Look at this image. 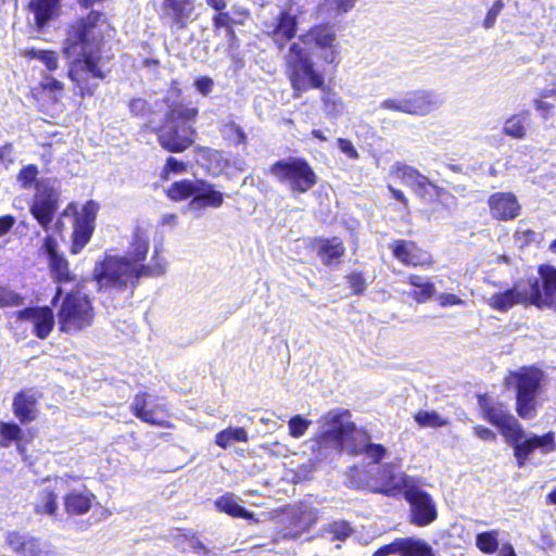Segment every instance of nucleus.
Wrapping results in <instances>:
<instances>
[{
  "instance_id": "obj_1",
  "label": "nucleus",
  "mask_w": 556,
  "mask_h": 556,
  "mask_svg": "<svg viewBox=\"0 0 556 556\" xmlns=\"http://www.w3.org/2000/svg\"><path fill=\"white\" fill-rule=\"evenodd\" d=\"M285 60L295 98L309 89H323L325 74L318 63L337 66L341 61V43L333 26L315 25L302 33L290 45Z\"/></svg>"
},
{
  "instance_id": "obj_2",
  "label": "nucleus",
  "mask_w": 556,
  "mask_h": 556,
  "mask_svg": "<svg viewBox=\"0 0 556 556\" xmlns=\"http://www.w3.org/2000/svg\"><path fill=\"white\" fill-rule=\"evenodd\" d=\"M110 31V25L102 13L91 12L85 20L74 25L68 33L63 53L75 58L71 63L68 76L76 84L80 94H92L98 87L90 78L105 77L104 62L100 55L103 37Z\"/></svg>"
},
{
  "instance_id": "obj_3",
  "label": "nucleus",
  "mask_w": 556,
  "mask_h": 556,
  "mask_svg": "<svg viewBox=\"0 0 556 556\" xmlns=\"http://www.w3.org/2000/svg\"><path fill=\"white\" fill-rule=\"evenodd\" d=\"M311 451L314 464L309 465V470L343 451L351 454L364 453L375 463L386 455V448L380 444L369 443L367 433L357 429L351 420L350 412L342 408L330 410L320 417L318 432L311 440Z\"/></svg>"
},
{
  "instance_id": "obj_4",
  "label": "nucleus",
  "mask_w": 556,
  "mask_h": 556,
  "mask_svg": "<svg viewBox=\"0 0 556 556\" xmlns=\"http://www.w3.org/2000/svg\"><path fill=\"white\" fill-rule=\"evenodd\" d=\"M198 116V109L177 105L167 114L166 124L159 130L160 144L170 152H181L193 141L192 123Z\"/></svg>"
},
{
  "instance_id": "obj_5",
  "label": "nucleus",
  "mask_w": 556,
  "mask_h": 556,
  "mask_svg": "<svg viewBox=\"0 0 556 556\" xmlns=\"http://www.w3.org/2000/svg\"><path fill=\"white\" fill-rule=\"evenodd\" d=\"M543 378V371L533 367L510 371L505 378V387L516 389V412L522 419H531L536 415V399Z\"/></svg>"
},
{
  "instance_id": "obj_6",
  "label": "nucleus",
  "mask_w": 556,
  "mask_h": 556,
  "mask_svg": "<svg viewBox=\"0 0 556 556\" xmlns=\"http://www.w3.org/2000/svg\"><path fill=\"white\" fill-rule=\"evenodd\" d=\"M269 174L292 194L307 192L317 184V176L308 162L301 157H288L275 162Z\"/></svg>"
},
{
  "instance_id": "obj_7",
  "label": "nucleus",
  "mask_w": 556,
  "mask_h": 556,
  "mask_svg": "<svg viewBox=\"0 0 556 556\" xmlns=\"http://www.w3.org/2000/svg\"><path fill=\"white\" fill-rule=\"evenodd\" d=\"M94 317L93 307L87 295L80 292L68 293L58 311L60 331L77 333L91 326Z\"/></svg>"
},
{
  "instance_id": "obj_8",
  "label": "nucleus",
  "mask_w": 556,
  "mask_h": 556,
  "mask_svg": "<svg viewBox=\"0 0 556 556\" xmlns=\"http://www.w3.org/2000/svg\"><path fill=\"white\" fill-rule=\"evenodd\" d=\"M139 270V264L126 256H108L96 265L93 276L100 289H119L134 285L140 278Z\"/></svg>"
},
{
  "instance_id": "obj_9",
  "label": "nucleus",
  "mask_w": 556,
  "mask_h": 556,
  "mask_svg": "<svg viewBox=\"0 0 556 556\" xmlns=\"http://www.w3.org/2000/svg\"><path fill=\"white\" fill-rule=\"evenodd\" d=\"M478 406L483 419L495 426L506 442L521 440L525 437L521 425L503 403L483 394L478 396Z\"/></svg>"
},
{
  "instance_id": "obj_10",
  "label": "nucleus",
  "mask_w": 556,
  "mask_h": 556,
  "mask_svg": "<svg viewBox=\"0 0 556 556\" xmlns=\"http://www.w3.org/2000/svg\"><path fill=\"white\" fill-rule=\"evenodd\" d=\"M356 475H358V468H351V484L356 489L370 488L374 491L383 493L399 492L403 493L405 498L412 497L415 494L416 489L419 486V483L415 478L407 476L393 465L383 466L380 472L381 486H370L368 481L355 479Z\"/></svg>"
},
{
  "instance_id": "obj_11",
  "label": "nucleus",
  "mask_w": 556,
  "mask_h": 556,
  "mask_svg": "<svg viewBox=\"0 0 556 556\" xmlns=\"http://www.w3.org/2000/svg\"><path fill=\"white\" fill-rule=\"evenodd\" d=\"M59 192L56 181L52 179H40L36 182V194L34 197L30 212L38 223L47 229L53 220L58 208Z\"/></svg>"
},
{
  "instance_id": "obj_12",
  "label": "nucleus",
  "mask_w": 556,
  "mask_h": 556,
  "mask_svg": "<svg viewBox=\"0 0 556 556\" xmlns=\"http://www.w3.org/2000/svg\"><path fill=\"white\" fill-rule=\"evenodd\" d=\"M98 212V204L93 201L87 202L79 213L76 207L70 204L63 215L76 214L71 251L77 254L89 242L94 228V220Z\"/></svg>"
},
{
  "instance_id": "obj_13",
  "label": "nucleus",
  "mask_w": 556,
  "mask_h": 556,
  "mask_svg": "<svg viewBox=\"0 0 556 556\" xmlns=\"http://www.w3.org/2000/svg\"><path fill=\"white\" fill-rule=\"evenodd\" d=\"M540 279L529 286L530 303L539 307L556 308V268L542 265L539 268Z\"/></svg>"
},
{
  "instance_id": "obj_14",
  "label": "nucleus",
  "mask_w": 556,
  "mask_h": 556,
  "mask_svg": "<svg viewBox=\"0 0 556 556\" xmlns=\"http://www.w3.org/2000/svg\"><path fill=\"white\" fill-rule=\"evenodd\" d=\"M514 446V455L517 459L518 467H523L528 456L535 450H540L543 455L556 451L555 433L549 431L543 435L530 434L521 440L509 442Z\"/></svg>"
},
{
  "instance_id": "obj_15",
  "label": "nucleus",
  "mask_w": 556,
  "mask_h": 556,
  "mask_svg": "<svg viewBox=\"0 0 556 556\" xmlns=\"http://www.w3.org/2000/svg\"><path fill=\"white\" fill-rule=\"evenodd\" d=\"M195 0H163L162 15L176 29H185L194 20Z\"/></svg>"
},
{
  "instance_id": "obj_16",
  "label": "nucleus",
  "mask_w": 556,
  "mask_h": 556,
  "mask_svg": "<svg viewBox=\"0 0 556 556\" xmlns=\"http://www.w3.org/2000/svg\"><path fill=\"white\" fill-rule=\"evenodd\" d=\"M17 316L29 324L33 332L40 339L47 338L55 324L54 314L48 306L26 308L20 311Z\"/></svg>"
},
{
  "instance_id": "obj_17",
  "label": "nucleus",
  "mask_w": 556,
  "mask_h": 556,
  "mask_svg": "<svg viewBox=\"0 0 556 556\" xmlns=\"http://www.w3.org/2000/svg\"><path fill=\"white\" fill-rule=\"evenodd\" d=\"M43 250L48 255L52 278L59 283L75 281L76 275L71 271L68 262L58 251V242L52 237H47Z\"/></svg>"
},
{
  "instance_id": "obj_18",
  "label": "nucleus",
  "mask_w": 556,
  "mask_h": 556,
  "mask_svg": "<svg viewBox=\"0 0 556 556\" xmlns=\"http://www.w3.org/2000/svg\"><path fill=\"white\" fill-rule=\"evenodd\" d=\"M491 216L496 220H510L520 213V204L511 192H495L489 197Z\"/></svg>"
},
{
  "instance_id": "obj_19",
  "label": "nucleus",
  "mask_w": 556,
  "mask_h": 556,
  "mask_svg": "<svg viewBox=\"0 0 556 556\" xmlns=\"http://www.w3.org/2000/svg\"><path fill=\"white\" fill-rule=\"evenodd\" d=\"M406 114L427 116L437 111L442 102L438 94L429 90H416L405 96Z\"/></svg>"
},
{
  "instance_id": "obj_20",
  "label": "nucleus",
  "mask_w": 556,
  "mask_h": 556,
  "mask_svg": "<svg viewBox=\"0 0 556 556\" xmlns=\"http://www.w3.org/2000/svg\"><path fill=\"white\" fill-rule=\"evenodd\" d=\"M78 477L65 475L63 477H56L53 480H49V485L46 486L36 503V511L47 516H53L58 509L56 504V490L70 486L72 480H78Z\"/></svg>"
},
{
  "instance_id": "obj_21",
  "label": "nucleus",
  "mask_w": 556,
  "mask_h": 556,
  "mask_svg": "<svg viewBox=\"0 0 556 556\" xmlns=\"http://www.w3.org/2000/svg\"><path fill=\"white\" fill-rule=\"evenodd\" d=\"M393 255L408 266H425L433 263L429 252L419 249L413 241L397 240L392 244Z\"/></svg>"
},
{
  "instance_id": "obj_22",
  "label": "nucleus",
  "mask_w": 556,
  "mask_h": 556,
  "mask_svg": "<svg viewBox=\"0 0 556 556\" xmlns=\"http://www.w3.org/2000/svg\"><path fill=\"white\" fill-rule=\"evenodd\" d=\"M11 549L22 556H51L52 552L43 548L40 541L26 533L9 532L5 538Z\"/></svg>"
},
{
  "instance_id": "obj_23",
  "label": "nucleus",
  "mask_w": 556,
  "mask_h": 556,
  "mask_svg": "<svg viewBox=\"0 0 556 556\" xmlns=\"http://www.w3.org/2000/svg\"><path fill=\"white\" fill-rule=\"evenodd\" d=\"M149 396L147 393L137 394L131 403V412L132 414L141 419L142 421L155 425L164 428H172V424L169 421L160 419L156 415L159 412H164L165 407L163 405H155L149 408Z\"/></svg>"
},
{
  "instance_id": "obj_24",
  "label": "nucleus",
  "mask_w": 556,
  "mask_h": 556,
  "mask_svg": "<svg viewBox=\"0 0 556 556\" xmlns=\"http://www.w3.org/2000/svg\"><path fill=\"white\" fill-rule=\"evenodd\" d=\"M530 302L528 290L520 285L515 286L513 289L505 292L495 293L488 299V304L497 311L505 312L515 304Z\"/></svg>"
},
{
  "instance_id": "obj_25",
  "label": "nucleus",
  "mask_w": 556,
  "mask_h": 556,
  "mask_svg": "<svg viewBox=\"0 0 556 556\" xmlns=\"http://www.w3.org/2000/svg\"><path fill=\"white\" fill-rule=\"evenodd\" d=\"M298 24L295 16L289 12H282L279 16L278 24L268 27L267 34L271 37L278 49H282L286 43L292 39L296 33Z\"/></svg>"
},
{
  "instance_id": "obj_26",
  "label": "nucleus",
  "mask_w": 556,
  "mask_h": 556,
  "mask_svg": "<svg viewBox=\"0 0 556 556\" xmlns=\"http://www.w3.org/2000/svg\"><path fill=\"white\" fill-rule=\"evenodd\" d=\"M415 515V521H433L437 518V508L432 498L418 486L412 497L406 498Z\"/></svg>"
},
{
  "instance_id": "obj_27",
  "label": "nucleus",
  "mask_w": 556,
  "mask_h": 556,
  "mask_svg": "<svg viewBox=\"0 0 556 556\" xmlns=\"http://www.w3.org/2000/svg\"><path fill=\"white\" fill-rule=\"evenodd\" d=\"M418 197L424 199L437 198L441 203H444L446 207L453 208L455 206V198L450 192L445 191L442 187H439L432 182L427 176H422L418 181L417 186L413 190Z\"/></svg>"
},
{
  "instance_id": "obj_28",
  "label": "nucleus",
  "mask_w": 556,
  "mask_h": 556,
  "mask_svg": "<svg viewBox=\"0 0 556 556\" xmlns=\"http://www.w3.org/2000/svg\"><path fill=\"white\" fill-rule=\"evenodd\" d=\"M224 203V195L220 191L201 180V187L198 189L197 195L189 202V210H201L206 206L219 207Z\"/></svg>"
},
{
  "instance_id": "obj_29",
  "label": "nucleus",
  "mask_w": 556,
  "mask_h": 556,
  "mask_svg": "<svg viewBox=\"0 0 556 556\" xmlns=\"http://www.w3.org/2000/svg\"><path fill=\"white\" fill-rule=\"evenodd\" d=\"M94 495L85 486L71 491L64 498L65 509L70 514L83 515L87 513Z\"/></svg>"
},
{
  "instance_id": "obj_30",
  "label": "nucleus",
  "mask_w": 556,
  "mask_h": 556,
  "mask_svg": "<svg viewBox=\"0 0 556 556\" xmlns=\"http://www.w3.org/2000/svg\"><path fill=\"white\" fill-rule=\"evenodd\" d=\"M13 410L21 422H30L37 417V399L31 392H22L14 397Z\"/></svg>"
},
{
  "instance_id": "obj_31",
  "label": "nucleus",
  "mask_w": 556,
  "mask_h": 556,
  "mask_svg": "<svg viewBox=\"0 0 556 556\" xmlns=\"http://www.w3.org/2000/svg\"><path fill=\"white\" fill-rule=\"evenodd\" d=\"M400 556H435L432 546L426 541L415 538H399Z\"/></svg>"
},
{
  "instance_id": "obj_32",
  "label": "nucleus",
  "mask_w": 556,
  "mask_h": 556,
  "mask_svg": "<svg viewBox=\"0 0 556 556\" xmlns=\"http://www.w3.org/2000/svg\"><path fill=\"white\" fill-rule=\"evenodd\" d=\"M214 31L218 34L220 29H225L230 51L238 47L237 36L233 29L235 24H242V20L231 17L229 12H217L212 18Z\"/></svg>"
},
{
  "instance_id": "obj_33",
  "label": "nucleus",
  "mask_w": 556,
  "mask_h": 556,
  "mask_svg": "<svg viewBox=\"0 0 556 556\" xmlns=\"http://www.w3.org/2000/svg\"><path fill=\"white\" fill-rule=\"evenodd\" d=\"M318 256L326 265H331L344 253V247L340 239H320L315 242Z\"/></svg>"
},
{
  "instance_id": "obj_34",
  "label": "nucleus",
  "mask_w": 556,
  "mask_h": 556,
  "mask_svg": "<svg viewBox=\"0 0 556 556\" xmlns=\"http://www.w3.org/2000/svg\"><path fill=\"white\" fill-rule=\"evenodd\" d=\"M59 0H31L29 10L38 28H42L55 14Z\"/></svg>"
},
{
  "instance_id": "obj_35",
  "label": "nucleus",
  "mask_w": 556,
  "mask_h": 556,
  "mask_svg": "<svg viewBox=\"0 0 556 556\" xmlns=\"http://www.w3.org/2000/svg\"><path fill=\"white\" fill-rule=\"evenodd\" d=\"M149 247V235L142 229H137L125 256L128 257L131 263L142 264L141 262L146 260Z\"/></svg>"
},
{
  "instance_id": "obj_36",
  "label": "nucleus",
  "mask_w": 556,
  "mask_h": 556,
  "mask_svg": "<svg viewBox=\"0 0 556 556\" xmlns=\"http://www.w3.org/2000/svg\"><path fill=\"white\" fill-rule=\"evenodd\" d=\"M215 507L231 518L252 519L253 515L243 508L233 494H225L215 501Z\"/></svg>"
},
{
  "instance_id": "obj_37",
  "label": "nucleus",
  "mask_w": 556,
  "mask_h": 556,
  "mask_svg": "<svg viewBox=\"0 0 556 556\" xmlns=\"http://www.w3.org/2000/svg\"><path fill=\"white\" fill-rule=\"evenodd\" d=\"M529 116V112L525 111L508 117L504 123L503 132L515 139H523L527 136Z\"/></svg>"
},
{
  "instance_id": "obj_38",
  "label": "nucleus",
  "mask_w": 556,
  "mask_h": 556,
  "mask_svg": "<svg viewBox=\"0 0 556 556\" xmlns=\"http://www.w3.org/2000/svg\"><path fill=\"white\" fill-rule=\"evenodd\" d=\"M408 282L415 288L410 295L418 303H425L435 294V287L428 278L410 275Z\"/></svg>"
},
{
  "instance_id": "obj_39",
  "label": "nucleus",
  "mask_w": 556,
  "mask_h": 556,
  "mask_svg": "<svg viewBox=\"0 0 556 556\" xmlns=\"http://www.w3.org/2000/svg\"><path fill=\"white\" fill-rule=\"evenodd\" d=\"M139 269L140 277L163 276L167 269V261L162 254L161 249L155 247L150 262L147 264H139Z\"/></svg>"
},
{
  "instance_id": "obj_40",
  "label": "nucleus",
  "mask_w": 556,
  "mask_h": 556,
  "mask_svg": "<svg viewBox=\"0 0 556 556\" xmlns=\"http://www.w3.org/2000/svg\"><path fill=\"white\" fill-rule=\"evenodd\" d=\"M201 187V180H180L174 182L167 190V195L174 201H182L189 197H195Z\"/></svg>"
},
{
  "instance_id": "obj_41",
  "label": "nucleus",
  "mask_w": 556,
  "mask_h": 556,
  "mask_svg": "<svg viewBox=\"0 0 556 556\" xmlns=\"http://www.w3.org/2000/svg\"><path fill=\"white\" fill-rule=\"evenodd\" d=\"M249 435L242 427H229L226 428L215 435V443L219 447L226 450L235 442H248Z\"/></svg>"
},
{
  "instance_id": "obj_42",
  "label": "nucleus",
  "mask_w": 556,
  "mask_h": 556,
  "mask_svg": "<svg viewBox=\"0 0 556 556\" xmlns=\"http://www.w3.org/2000/svg\"><path fill=\"white\" fill-rule=\"evenodd\" d=\"M175 546L182 553L192 552L203 556H208L211 553L210 548L206 547L194 533L178 535Z\"/></svg>"
},
{
  "instance_id": "obj_43",
  "label": "nucleus",
  "mask_w": 556,
  "mask_h": 556,
  "mask_svg": "<svg viewBox=\"0 0 556 556\" xmlns=\"http://www.w3.org/2000/svg\"><path fill=\"white\" fill-rule=\"evenodd\" d=\"M391 174L400 179L403 184L410 187L413 190L424 176L416 168L401 162H396L392 165Z\"/></svg>"
},
{
  "instance_id": "obj_44",
  "label": "nucleus",
  "mask_w": 556,
  "mask_h": 556,
  "mask_svg": "<svg viewBox=\"0 0 556 556\" xmlns=\"http://www.w3.org/2000/svg\"><path fill=\"white\" fill-rule=\"evenodd\" d=\"M476 545L483 554H494L500 545L498 531L490 530L479 533L476 538Z\"/></svg>"
},
{
  "instance_id": "obj_45",
  "label": "nucleus",
  "mask_w": 556,
  "mask_h": 556,
  "mask_svg": "<svg viewBox=\"0 0 556 556\" xmlns=\"http://www.w3.org/2000/svg\"><path fill=\"white\" fill-rule=\"evenodd\" d=\"M23 438L22 429L10 422H0V446L7 447L12 442H18Z\"/></svg>"
},
{
  "instance_id": "obj_46",
  "label": "nucleus",
  "mask_w": 556,
  "mask_h": 556,
  "mask_svg": "<svg viewBox=\"0 0 556 556\" xmlns=\"http://www.w3.org/2000/svg\"><path fill=\"white\" fill-rule=\"evenodd\" d=\"M25 55L39 60L49 71L58 68V54L54 51L30 49L25 51Z\"/></svg>"
},
{
  "instance_id": "obj_47",
  "label": "nucleus",
  "mask_w": 556,
  "mask_h": 556,
  "mask_svg": "<svg viewBox=\"0 0 556 556\" xmlns=\"http://www.w3.org/2000/svg\"><path fill=\"white\" fill-rule=\"evenodd\" d=\"M415 420L420 427L438 428L447 425V420L437 412L420 410L415 415Z\"/></svg>"
},
{
  "instance_id": "obj_48",
  "label": "nucleus",
  "mask_w": 556,
  "mask_h": 556,
  "mask_svg": "<svg viewBox=\"0 0 556 556\" xmlns=\"http://www.w3.org/2000/svg\"><path fill=\"white\" fill-rule=\"evenodd\" d=\"M321 100L327 114L334 115L343 110V102L341 98L330 89H323Z\"/></svg>"
},
{
  "instance_id": "obj_49",
  "label": "nucleus",
  "mask_w": 556,
  "mask_h": 556,
  "mask_svg": "<svg viewBox=\"0 0 556 556\" xmlns=\"http://www.w3.org/2000/svg\"><path fill=\"white\" fill-rule=\"evenodd\" d=\"M311 425L312 421L309 419L295 415L288 421L289 434L292 438L299 439L306 433Z\"/></svg>"
},
{
  "instance_id": "obj_50",
  "label": "nucleus",
  "mask_w": 556,
  "mask_h": 556,
  "mask_svg": "<svg viewBox=\"0 0 556 556\" xmlns=\"http://www.w3.org/2000/svg\"><path fill=\"white\" fill-rule=\"evenodd\" d=\"M38 175V168L35 165H27L21 169L17 175V180L22 185L24 189L31 188L33 184L36 181Z\"/></svg>"
},
{
  "instance_id": "obj_51",
  "label": "nucleus",
  "mask_w": 556,
  "mask_h": 556,
  "mask_svg": "<svg viewBox=\"0 0 556 556\" xmlns=\"http://www.w3.org/2000/svg\"><path fill=\"white\" fill-rule=\"evenodd\" d=\"M331 534V540H344L352 533L350 523H329L325 530Z\"/></svg>"
},
{
  "instance_id": "obj_52",
  "label": "nucleus",
  "mask_w": 556,
  "mask_h": 556,
  "mask_svg": "<svg viewBox=\"0 0 556 556\" xmlns=\"http://www.w3.org/2000/svg\"><path fill=\"white\" fill-rule=\"evenodd\" d=\"M296 518L299 521H315L316 519L320 518L318 515V510L314 508L309 503H301L298 508V516Z\"/></svg>"
},
{
  "instance_id": "obj_53",
  "label": "nucleus",
  "mask_w": 556,
  "mask_h": 556,
  "mask_svg": "<svg viewBox=\"0 0 556 556\" xmlns=\"http://www.w3.org/2000/svg\"><path fill=\"white\" fill-rule=\"evenodd\" d=\"M225 135L228 139L232 140L235 144H242L247 141V136L242 128L233 123L226 125Z\"/></svg>"
},
{
  "instance_id": "obj_54",
  "label": "nucleus",
  "mask_w": 556,
  "mask_h": 556,
  "mask_svg": "<svg viewBox=\"0 0 556 556\" xmlns=\"http://www.w3.org/2000/svg\"><path fill=\"white\" fill-rule=\"evenodd\" d=\"M504 8V2L502 0H497L493 3L491 9L488 11L485 18L483 21V27L485 29H490L494 26L497 16L502 12Z\"/></svg>"
},
{
  "instance_id": "obj_55",
  "label": "nucleus",
  "mask_w": 556,
  "mask_h": 556,
  "mask_svg": "<svg viewBox=\"0 0 556 556\" xmlns=\"http://www.w3.org/2000/svg\"><path fill=\"white\" fill-rule=\"evenodd\" d=\"M22 298L12 290L0 287V306L20 305Z\"/></svg>"
},
{
  "instance_id": "obj_56",
  "label": "nucleus",
  "mask_w": 556,
  "mask_h": 556,
  "mask_svg": "<svg viewBox=\"0 0 556 556\" xmlns=\"http://www.w3.org/2000/svg\"><path fill=\"white\" fill-rule=\"evenodd\" d=\"M40 87L46 90V91H49L51 93H60L64 86L61 81H59L58 79L53 78L52 76L50 75H45L40 81Z\"/></svg>"
},
{
  "instance_id": "obj_57",
  "label": "nucleus",
  "mask_w": 556,
  "mask_h": 556,
  "mask_svg": "<svg viewBox=\"0 0 556 556\" xmlns=\"http://www.w3.org/2000/svg\"><path fill=\"white\" fill-rule=\"evenodd\" d=\"M380 106L384 110L402 112L405 114L407 110L405 97L400 99H386L381 102Z\"/></svg>"
},
{
  "instance_id": "obj_58",
  "label": "nucleus",
  "mask_w": 556,
  "mask_h": 556,
  "mask_svg": "<svg viewBox=\"0 0 556 556\" xmlns=\"http://www.w3.org/2000/svg\"><path fill=\"white\" fill-rule=\"evenodd\" d=\"M338 148L349 159L357 160L359 157V154H358L357 150L355 149L354 144L348 139H343V138L338 139Z\"/></svg>"
},
{
  "instance_id": "obj_59",
  "label": "nucleus",
  "mask_w": 556,
  "mask_h": 556,
  "mask_svg": "<svg viewBox=\"0 0 556 556\" xmlns=\"http://www.w3.org/2000/svg\"><path fill=\"white\" fill-rule=\"evenodd\" d=\"M186 170H187V165L184 162H180L175 157H168L165 169H164V173H165L164 178L167 179L168 178L167 175L170 172L176 173V174H181V173H185Z\"/></svg>"
},
{
  "instance_id": "obj_60",
  "label": "nucleus",
  "mask_w": 556,
  "mask_h": 556,
  "mask_svg": "<svg viewBox=\"0 0 556 556\" xmlns=\"http://www.w3.org/2000/svg\"><path fill=\"white\" fill-rule=\"evenodd\" d=\"M394 554L399 555V538H395L392 542L380 546L371 556H390Z\"/></svg>"
},
{
  "instance_id": "obj_61",
  "label": "nucleus",
  "mask_w": 556,
  "mask_h": 556,
  "mask_svg": "<svg viewBox=\"0 0 556 556\" xmlns=\"http://www.w3.org/2000/svg\"><path fill=\"white\" fill-rule=\"evenodd\" d=\"M195 89L203 96H207L214 87V81L207 76H202L194 81Z\"/></svg>"
},
{
  "instance_id": "obj_62",
  "label": "nucleus",
  "mask_w": 556,
  "mask_h": 556,
  "mask_svg": "<svg viewBox=\"0 0 556 556\" xmlns=\"http://www.w3.org/2000/svg\"><path fill=\"white\" fill-rule=\"evenodd\" d=\"M437 301L443 307L453 305H464L465 301L451 293H440Z\"/></svg>"
},
{
  "instance_id": "obj_63",
  "label": "nucleus",
  "mask_w": 556,
  "mask_h": 556,
  "mask_svg": "<svg viewBox=\"0 0 556 556\" xmlns=\"http://www.w3.org/2000/svg\"><path fill=\"white\" fill-rule=\"evenodd\" d=\"M355 1L356 0H326L327 4L342 13L350 11L354 7Z\"/></svg>"
},
{
  "instance_id": "obj_64",
  "label": "nucleus",
  "mask_w": 556,
  "mask_h": 556,
  "mask_svg": "<svg viewBox=\"0 0 556 556\" xmlns=\"http://www.w3.org/2000/svg\"><path fill=\"white\" fill-rule=\"evenodd\" d=\"M473 432L475 434L483 440V441H495L496 440V434L494 431H492L491 429L486 428V427H483V426H476L473 428Z\"/></svg>"
}]
</instances>
